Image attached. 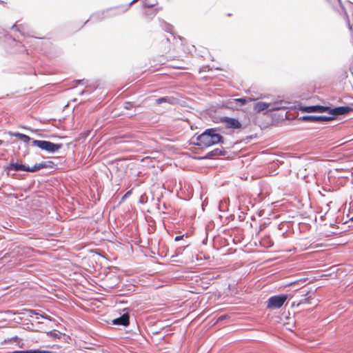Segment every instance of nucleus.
Here are the masks:
<instances>
[{
	"label": "nucleus",
	"instance_id": "1",
	"mask_svg": "<svg viewBox=\"0 0 353 353\" xmlns=\"http://www.w3.org/2000/svg\"><path fill=\"white\" fill-rule=\"evenodd\" d=\"M217 128H208L196 137L194 145L201 148H209L216 144L224 143V138L218 132Z\"/></svg>",
	"mask_w": 353,
	"mask_h": 353
},
{
	"label": "nucleus",
	"instance_id": "2",
	"mask_svg": "<svg viewBox=\"0 0 353 353\" xmlns=\"http://www.w3.org/2000/svg\"><path fill=\"white\" fill-rule=\"evenodd\" d=\"M10 133L12 136L19 138L25 143H28L30 141H31V145L32 146L38 147L39 148L50 153H54L56 151L61 149L63 146L62 143H54L49 141L33 139L29 136L20 132Z\"/></svg>",
	"mask_w": 353,
	"mask_h": 353
},
{
	"label": "nucleus",
	"instance_id": "3",
	"mask_svg": "<svg viewBox=\"0 0 353 353\" xmlns=\"http://www.w3.org/2000/svg\"><path fill=\"white\" fill-rule=\"evenodd\" d=\"M288 299L286 294L272 296L268 299L267 307L270 309L281 308Z\"/></svg>",
	"mask_w": 353,
	"mask_h": 353
},
{
	"label": "nucleus",
	"instance_id": "4",
	"mask_svg": "<svg viewBox=\"0 0 353 353\" xmlns=\"http://www.w3.org/2000/svg\"><path fill=\"white\" fill-rule=\"evenodd\" d=\"M350 112H353V103L347 106H339L336 108H330L328 106L327 113L330 114V117H334V119L336 116L345 115Z\"/></svg>",
	"mask_w": 353,
	"mask_h": 353
},
{
	"label": "nucleus",
	"instance_id": "5",
	"mask_svg": "<svg viewBox=\"0 0 353 353\" xmlns=\"http://www.w3.org/2000/svg\"><path fill=\"white\" fill-rule=\"evenodd\" d=\"M334 119V117L304 115L299 118V120L312 123H325Z\"/></svg>",
	"mask_w": 353,
	"mask_h": 353
},
{
	"label": "nucleus",
	"instance_id": "6",
	"mask_svg": "<svg viewBox=\"0 0 353 353\" xmlns=\"http://www.w3.org/2000/svg\"><path fill=\"white\" fill-rule=\"evenodd\" d=\"M292 108V103L285 100H276L270 103V112Z\"/></svg>",
	"mask_w": 353,
	"mask_h": 353
},
{
	"label": "nucleus",
	"instance_id": "7",
	"mask_svg": "<svg viewBox=\"0 0 353 353\" xmlns=\"http://www.w3.org/2000/svg\"><path fill=\"white\" fill-rule=\"evenodd\" d=\"M221 121L225 123L226 127L230 129H239L242 126L240 121L234 118L223 117L221 119Z\"/></svg>",
	"mask_w": 353,
	"mask_h": 353
},
{
	"label": "nucleus",
	"instance_id": "8",
	"mask_svg": "<svg viewBox=\"0 0 353 353\" xmlns=\"http://www.w3.org/2000/svg\"><path fill=\"white\" fill-rule=\"evenodd\" d=\"M300 110L303 112H327L328 106L319 105L302 106Z\"/></svg>",
	"mask_w": 353,
	"mask_h": 353
},
{
	"label": "nucleus",
	"instance_id": "9",
	"mask_svg": "<svg viewBox=\"0 0 353 353\" xmlns=\"http://www.w3.org/2000/svg\"><path fill=\"white\" fill-rule=\"evenodd\" d=\"M13 252L19 256H23V257H29L32 255V253L33 252V249L29 247H21V246H16L13 249Z\"/></svg>",
	"mask_w": 353,
	"mask_h": 353
},
{
	"label": "nucleus",
	"instance_id": "10",
	"mask_svg": "<svg viewBox=\"0 0 353 353\" xmlns=\"http://www.w3.org/2000/svg\"><path fill=\"white\" fill-rule=\"evenodd\" d=\"M113 325L128 326L130 324V315L128 313H124L118 318L112 321Z\"/></svg>",
	"mask_w": 353,
	"mask_h": 353
},
{
	"label": "nucleus",
	"instance_id": "11",
	"mask_svg": "<svg viewBox=\"0 0 353 353\" xmlns=\"http://www.w3.org/2000/svg\"><path fill=\"white\" fill-rule=\"evenodd\" d=\"M28 169L27 165L19 163H14V161L12 159L8 164V165L6 167V170L8 171H14V172H19V171H26Z\"/></svg>",
	"mask_w": 353,
	"mask_h": 353
},
{
	"label": "nucleus",
	"instance_id": "12",
	"mask_svg": "<svg viewBox=\"0 0 353 353\" xmlns=\"http://www.w3.org/2000/svg\"><path fill=\"white\" fill-rule=\"evenodd\" d=\"M226 152L223 149L215 148L208 152L204 157H199V159H210L215 156H224Z\"/></svg>",
	"mask_w": 353,
	"mask_h": 353
},
{
	"label": "nucleus",
	"instance_id": "13",
	"mask_svg": "<svg viewBox=\"0 0 353 353\" xmlns=\"http://www.w3.org/2000/svg\"><path fill=\"white\" fill-rule=\"evenodd\" d=\"M253 109L256 112H261L265 110H268L270 112V103H265L263 101H259L254 104Z\"/></svg>",
	"mask_w": 353,
	"mask_h": 353
},
{
	"label": "nucleus",
	"instance_id": "14",
	"mask_svg": "<svg viewBox=\"0 0 353 353\" xmlns=\"http://www.w3.org/2000/svg\"><path fill=\"white\" fill-rule=\"evenodd\" d=\"M163 103H168L170 104H175L177 103V99L173 97H160L159 99H157L155 100V103L157 105Z\"/></svg>",
	"mask_w": 353,
	"mask_h": 353
},
{
	"label": "nucleus",
	"instance_id": "15",
	"mask_svg": "<svg viewBox=\"0 0 353 353\" xmlns=\"http://www.w3.org/2000/svg\"><path fill=\"white\" fill-rule=\"evenodd\" d=\"M315 293V291L312 293H311L310 291H307L305 292L304 294H303V296H307L308 294H310L307 297H305V298H303L301 299L298 305H300V304H311L312 303V301L314 299V297L312 296V295H314Z\"/></svg>",
	"mask_w": 353,
	"mask_h": 353
},
{
	"label": "nucleus",
	"instance_id": "16",
	"mask_svg": "<svg viewBox=\"0 0 353 353\" xmlns=\"http://www.w3.org/2000/svg\"><path fill=\"white\" fill-rule=\"evenodd\" d=\"M44 166H45V165L41 164V163L35 164L32 167H30V166L27 165L28 169L26 170V172H36L41 169H43Z\"/></svg>",
	"mask_w": 353,
	"mask_h": 353
},
{
	"label": "nucleus",
	"instance_id": "17",
	"mask_svg": "<svg viewBox=\"0 0 353 353\" xmlns=\"http://www.w3.org/2000/svg\"><path fill=\"white\" fill-rule=\"evenodd\" d=\"M158 4L157 0H144L143 1V6L144 8H153L155 7Z\"/></svg>",
	"mask_w": 353,
	"mask_h": 353
},
{
	"label": "nucleus",
	"instance_id": "18",
	"mask_svg": "<svg viewBox=\"0 0 353 353\" xmlns=\"http://www.w3.org/2000/svg\"><path fill=\"white\" fill-rule=\"evenodd\" d=\"M228 201L223 199L219 202V208L221 212H225L228 210Z\"/></svg>",
	"mask_w": 353,
	"mask_h": 353
},
{
	"label": "nucleus",
	"instance_id": "19",
	"mask_svg": "<svg viewBox=\"0 0 353 353\" xmlns=\"http://www.w3.org/2000/svg\"><path fill=\"white\" fill-rule=\"evenodd\" d=\"M21 342V339L17 336L11 337L8 339H5V343H15L16 344H19Z\"/></svg>",
	"mask_w": 353,
	"mask_h": 353
},
{
	"label": "nucleus",
	"instance_id": "20",
	"mask_svg": "<svg viewBox=\"0 0 353 353\" xmlns=\"http://www.w3.org/2000/svg\"><path fill=\"white\" fill-rule=\"evenodd\" d=\"M188 245H183L181 247H179L178 248H176V250H175V252L173 255H172V258H174V257H176L178 256H179L180 254H181L183 253V250L188 246Z\"/></svg>",
	"mask_w": 353,
	"mask_h": 353
},
{
	"label": "nucleus",
	"instance_id": "21",
	"mask_svg": "<svg viewBox=\"0 0 353 353\" xmlns=\"http://www.w3.org/2000/svg\"><path fill=\"white\" fill-rule=\"evenodd\" d=\"M108 11H102L101 12L95 13L91 16L90 19H103L105 17V14Z\"/></svg>",
	"mask_w": 353,
	"mask_h": 353
},
{
	"label": "nucleus",
	"instance_id": "22",
	"mask_svg": "<svg viewBox=\"0 0 353 353\" xmlns=\"http://www.w3.org/2000/svg\"><path fill=\"white\" fill-rule=\"evenodd\" d=\"M23 27L21 24L18 25V24L15 23L12 26L11 29L12 30L16 29L17 31L21 32L22 34H24V32H23Z\"/></svg>",
	"mask_w": 353,
	"mask_h": 353
},
{
	"label": "nucleus",
	"instance_id": "23",
	"mask_svg": "<svg viewBox=\"0 0 353 353\" xmlns=\"http://www.w3.org/2000/svg\"><path fill=\"white\" fill-rule=\"evenodd\" d=\"M25 311H26V313L27 314V315L29 317H32L33 315H37V314H38V312L37 310H31V309H27Z\"/></svg>",
	"mask_w": 353,
	"mask_h": 353
},
{
	"label": "nucleus",
	"instance_id": "24",
	"mask_svg": "<svg viewBox=\"0 0 353 353\" xmlns=\"http://www.w3.org/2000/svg\"><path fill=\"white\" fill-rule=\"evenodd\" d=\"M27 353H50V352L41 350H27Z\"/></svg>",
	"mask_w": 353,
	"mask_h": 353
},
{
	"label": "nucleus",
	"instance_id": "25",
	"mask_svg": "<svg viewBox=\"0 0 353 353\" xmlns=\"http://www.w3.org/2000/svg\"><path fill=\"white\" fill-rule=\"evenodd\" d=\"M41 164H44V168H53L55 165L54 163L52 161H46V162H42Z\"/></svg>",
	"mask_w": 353,
	"mask_h": 353
},
{
	"label": "nucleus",
	"instance_id": "26",
	"mask_svg": "<svg viewBox=\"0 0 353 353\" xmlns=\"http://www.w3.org/2000/svg\"><path fill=\"white\" fill-rule=\"evenodd\" d=\"M134 106V103L130 102V101H125L123 105L124 108L126 110H130V108H133Z\"/></svg>",
	"mask_w": 353,
	"mask_h": 353
},
{
	"label": "nucleus",
	"instance_id": "27",
	"mask_svg": "<svg viewBox=\"0 0 353 353\" xmlns=\"http://www.w3.org/2000/svg\"><path fill=\"white\" fill-rule=\"evenodd\" d=\"M307 280V278H302V279H300L299 280H296L295 281L290 283V285H296V284H299V283H303L306 282Z\"/></svg>",
	"mask_w": 353,
	"mask_h": 353
},
{
	"label": "nucleus",
	"instance_id": "28",
	"mask_svg": "<svg viewBox=\"0 0 353 353\" xmlns=\"http://www.w3.org/2000/svg\"><path fill=\"white\" fill-rule=\"evenodd\" d=\"M234 102L240 103L241 105H243L246 103L247 100L245 98H238L234 99Z\"/></svg>",
	"mask_w": 353,
	"mask_h": 353
},
{
	"label": "nucleus",
	"instance_id": "29",
	"mask_svg": "<svg viewBox=\"0 0 353 353\" xmlns=\"http://www.w3.org/2000/svg\"><path fill=\"white\" fill-rule=\"evenodd\" d=\"M48 335L52 336L54 339H59L60 335L57 333H56L55 331H51L48 333Z\"/></svg>",
	"mask_w": 353,
	"mask_h": 353
},
{
	"label": "nucleus",
	"instance_id": "30",
	"mask_svg": "<svg viewBox=\"0 0 353 353\" xmlns=\"http://www.w3.org/2000/svg\"><path fill=\"white\" fill-rule=\"evenodd\" d=\"M162 10V7H157L152 10V17H154L159 11Z\"/></svg>",
	"mask_w": 353,
	"mask_h": 353
},
{
	"label": "nucleus",
	"instance_id": "31",
	"mask_svg": "<svg viewBox=\"0 0 353 353\" xmlns=\"http://www.w3.org/2000/svg\"><path fill=\"white\" fill-rule=\"evenodd\" d=\"M144 14H145V16H147L148 17H150V18H153L154 17H152V10H145Z\"/></svg>",
	"mask_w": 353,
	"mask_h": 353
},
{
	"label": "nucleus",
	"instance_id": "32",
	"mask_svg": "<svg viewBox=\"0 0 353 353\" xmlns=\"http://www.w3.org/2000/svg\"><path fill=\"white\" fill-rule=\"evenodd\" d=\"M41 317L48 321H52V318L46 314H41Z\"/></svg>",
	"mask_w": 353,
	"mask_h": 353
},
{
	"label": "nucleus",
	"instance_id": "33",
	"mask_svg": "<svg viewBox=\"0 0 353 353\" xmlns=\"http://www.w3.org/2000/svg\"><path fill=\"white\" fill-rule=\"evenodd\" d=\"M139 0H132L128 6H126L125 10H127L133 3L138 1Z\"/></svg>",
	"mask_w": 353,
	"mask_h": 353
},
{
	"label": "nucleus",
	"instance_id": "34",
	"mask_svg": "<svg viewBox=\"0 0 353 353\" xmlns=\"http://www.w3.org/2000/svg\"><path fill=\"white\" fill-rule=\"evenodd\" d=\"M8 353H27V350H15Z\"/></svg>",
	"mask_w": 353,
	"mask_h": 353
},
{
	"label": "nucleus",
	"instance_id": "35",
	"mask_svg": "<svg viewBox=\"0 0 353 353\" xmlns=\"http://www.w3.org/2000/svg\"><path fill=\"white\" fill-rule=\"evenodd\" d=\"M184 235L176 236L174 239L176 241H179L183 238Z\"/></svg>",
	"mask_w": 353,
	"mask_h": 353
},
{
	"label": "nucleus",
	"instance_id": "36",
	"mask_svg": "<svg viewBox=\"0 0 353 353\" xmlns=\"http://www.w3.org/2000/svg\"><path fill=\"white\" fill-rule=\"evenodd\" d=\"M130 194V191L127 192L124 196H123L122 199H124L125 197H127Z\"/></svg>",
	"mask_w": 353,
	"mask_h": 353
},
{
	"label": "nucleus",
	"instance_id": "37",
	"mask_svg": "<svg viewBox=\"0 0 353 353\" xmlns=\"http://www.w3.org/2000/svg\"><path fill=\"white\" fill-rule=\"evenodd\" d=\"M225 319V315H222L220 317H219L218 321H222V320H223Z\"/></svg>",
	"mask_w": 353,
	"mask_h": 353
},
{
	"label": "nucleus",
	"instance_id": "38",
	"mask_svg": "<svg viewBox=\"0 0 353 353\" xmlns=\"http://www.w3.org/2000/svg\"><path fill=\"white\" fill-rule=\"evenodd\" d=\"M19 347H23V343L21 341L19 344H17Z\"/></svg>",
	"mask_w": 353,
	"mask_h": 353
},
{
	"label": "nucleus",
	"instance_id": "39",
	"mask_svg": "<svg viewBox=\"0 0 353 353\" xmlns=\"http://www.w3.org/2000/svg\"><path fill=\"white\" fill-rule=\"evenodd\" d=\"M347 23H348V26H349L350 29H352V26H351V25H350V21H348V22H347Z\"/></svg>",
	"mask_w": 353,
	"mask_h": 353
},
{
	"label": "nucleus",
	"instance_id": "40",
	"mask_svg": "<svg viewBox=\"0 0 353 353\" xmlns=\"http://www.w3.org/2000/svg\"><path fill=\"white\" fill-rule=\"evenodd\" d=\"M37 312H38V314H37V315H39V316H41V314L40 313V312H41V311H37Z\"/></svg>",
	"mask_w": 353,
	"mask_h": 353
},
{
	"label": "nucleus",
	"instance_id": "41",
	"mask_svg": "<svg viewBox=\"0 0 353 353\" xmlns=\"http://www.w3.org/2000/svg\"><path fill=\"white\" fill-rule=\"evenodd\" d=\"M350 220L353 221V216L351 218V219H350Z\"/></svg>",
	"mask_w": 353,
	"mask_h": 353
}]
</instances>
